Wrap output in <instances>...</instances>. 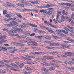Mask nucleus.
<instances>
[{"instance_id":"1","label":"nucleus","mask_w":74,"mask_h":74,"mask_svg":"<svg viewBox=\"0 0 74 74\" xmlns=\"http://www.w3.org/2000/svg\"><path fill=\"white\" fill-rule=\"evenodd\" d=\"M28 45H33L34 46H38L37 43L35 42H33L32 40L29 41V42L28 43H27Z\"/></svg>"},{"instance_id":"2","label":"nucleus","mask_w":74,"mask_h":74,"mask_svg":"<svg viewBox=\"0 0 74 74\" xmlns=\"http://www.w3.org/2000/svg\"><path fill=\"white\" fill-rule=\"evenodd\" d=\"M15 19H16V18H9V19L6 18H4L3 19V20L5 21H6L7 22H9V20H10V21H14L15 20Z\"/></svg>"},{"instance_id":"3","label":"nucleus","mask_w":74,"mask_h":74,"mask_svg":"<svg viewBox=\"0 0 74 74\" xmlns=\"http://www.w3.org/2000/svg\"><path fill=\"white\" fill-rule=\"evenodd\" d=\"M65 55H67V56H72V55H74V53H73L72 52H67L66 53Z\"/></svg>"},{"instance_id":"4","label":"nucleus","mask_w":74,"mask_h":74,"mask_svg":"<svg viewBox=\"0 0 74 74\" xmlns=\"http://www.w3.org/2000/svg\"><path fill=\"white\" fill-rule=\"evenodd\" d=\"M54 5L52 4H48L46 6H45V8H49L50 7H52V6H53Z\"/></svg>"},{"instance_id":"5","label":"nucleus","mask_w":74,"mask_h":74,"mask_svg":"<svg viewBox=\"0 0 74 74\" xmlns=\"http://www.w3.org/2000/svg\"><path fill=\"white\" fill-rule=\"evenodd\" d=\"M2 61L4 62L5 63H12V62H13V61H11L10 60H3Z\"/></svg>"},{"instance_id":"6","label":"nucleus","mask_w":74,"mask_h":74,"mask_svg":"<svg viewBox=\"0 0 74 74\" xmlns=\"http://www.w3.org/2000/svg\"><path fill=\"white\" fill-rule=\"evenodd\" d=\"M7 5H9V6H11V7H14L16 6L15 5L13 4H12L10 3H9V2H7Z\"/></svg>"},{"instance_id":"7","label":"nucleus","mask_w":74,"mask_h":74,"mask_svg":"<svg viewBox=\"0 0 74 74\" xmlns=\"http://www.w3.org/2000/svg\"><path fill=\"white\" fill-rule=\"evenodd\" d=\"M17 38H26V36H17Z\"/></svg>"},{"instance_id":"8","label":"nucleus","mask_w":74,"mask_h":74,"mask_svg":"<svg viewBox=\"0 0 74 74\" xmlns=\"http://www.w3.org/2000/svg\"><path fill=\"white\" fill-rule=\"evenodd\" d=\"M58 57H60V58H67V57L65 55H58L57 56Z\"/></svg>"},{"instance_id":"9","label":"nucleus","mask_w":74,"mask_h":74,"mask_svg":"<svg viewBox=\"0 0 74 74\" xmlns=\"http://www.w3.org/2000/svg\"><path fill=\"white\" fill-rule=\"evenodd\" d=\"M16 23V22L15 21H12L10 23V24L12 26H14V25Z\"/></svg>"},{"instance_id":"10","label":"nucleus","mask_w":74,"mask_h":74,"mask_svg":"<svg viewBox=\"0 0 74 74\" xmlns=\"http://www.w3.org/2000/svg\"><path fill=\"white\" fill-rule=\"evenodd\" d=\"M24 45L25 44L21 43H18L17 45V47H22V46H24Z\"/></svg>"},{"instance_id":"11","label":"nucleus","mask_w":74,"mask_h":74,"mask_svg":"<svg viewBox=\"0 0 74 74\" xmlns=\"http://www.w3.org/2000/svg\"><path fill=\"white\" fill-rule=\"evenodd\" d=\"M55 68L54 67L51 66L49 68V70L50 71H52V70H55Z\"/></svg>"},{"instance_id":"12","label":"nucleus","mask_w":74,"mask_h":74,"mask_svg":"<svg viewBox=\"0 0 74 74\" xmlns=\"http://www.w3.org/2000/svg\"><path fill=\"white\" fill-rule=\"evenodd\" d=\"M41 70L42 71H45V72H48V70L47 69L45 68H43L41 69Z\"/></svg>"},{"instance_id":"13","label":"nucleus","mask_w":74,"mask_h":74,"mask_svg":"<svg viewBox=\"0 0 74 74\" xmlns=\"http://www.w3.org/2000/svg\"><path fill=\"white\" fill-rule=\"evenodd\" d=\"M36 37L37 38H38L39 39H43V37H42V36H36Z\"/></svg>"},{"instance_id":"14","label":"nucleus","mask_w":74,"mask_h":74,"mask_svg":"<svg viewBox=\"0 0 74 74\" xmlns=\"http://www.w3.org/2000/svg\"><path fill=\"white\" fill-rule=\"evenodd\" d=\"M25 69H26L27 70H33V69H32L31 68L25 66Z\"/></svg>"},{"instance_id":"15","label":"nucleus","mask_w":74,"mask_h":74,"mask_svg":"<svg viewBox=\"0 0 74 74\" xmlns=\"http://www.w3.org/2000/svg\"><path fill=\"white\" fill-rule=\"evenodd\" d=\"M30 32L29 31H28L27 32H26V33L25 34V35H26V36H30Z\"/></svg>"},{"instance_id":"16","label":"nucleus","mask_w":74,"mask_h":74,"mask_svg":"<svg viewBox=\"0 0 74 74\" xmlns=\"http://www.w3.org/2000/svg\"><path fill=\"white\" fill-rule=\"evenodd\" d=\"M43 14L44 16H46L47 15V10H45L43 13Z\"/></svg>"},{"instance_id":"17","label":"nucleus","mask_w":74,"mask_h":74,"mask_svg":"<svg viewBox=\"0 0 74 74\" xmlns=\"http://www.w3.org/2000/svg\"><path fill=\"white\" fill-rule=\"evenodd\" d=\"M63 66L64 67H65V68H67V69H69V70H71V68L69 66H68L67 65H63Z\"/></svg>"},{"instance_id":"18","label":"nucleus","mask_w":74,"mask_h":74,"mask_svg":"<svg viewBox=\"0 0 74 74\" xmlns=\"http://www.w3.org/2000/svg\"><path fill=\"white\" fill-rule=\"evenodd\" d=\"M18 6H19V7H24V5H22L21 4H20L19 3H18L16 4Z\"/></svg>"},{"instance_id":"19","label":"nucleus","mask_w":74,"mask_h":74,"mask_svg":"<svg viewBox=\"0 0 74 74\" xmlns=\"http://www.w3.org/2000/svg\"><path fill=\"white\" fill-rule=\"evenodd\" d=\"M3 15H5L6 14H7L8 13L7 11L6 10H3Z\"/></svg>"},{"instance_id":"20","label":"nucleus","mask_w":74,"mask_h":74,"mask_svg":"<svg viewBox=\"0 0 74 74\" xmlns=\"http://www.w3.org/2000/svg\"><path fill=\"white\" fill-rule=\"evenodd\" d=\"M44 23H45V24H47V25H50L51 24V23L48 22L47 21H44Z\"/></svg>"},{"instance_id":"21","label":"nucleus","mask_w":74,"mask_h":74,"mask_svg":"<svg viewBox=\"0 0 74 74\" xmlns=\"http://www.w3.org/2000/svg\"><path fill=\"white\" fill-rule=\"evenodd\" d=\"M49 43L50 44V46L51 47L54 46V43H53V42L50 41Z\"/></svg>"},{"instance_id":"22","label":"nucleus","mask_w":74,"mask_h":74,"mask_svg":"<svg viewBox=\"0 0 74 74\" xmlns=\"http://www.w3.org/2000/svg\"><path fill=\"white\" fill-rule=\"evenodd\" d=\"M63 33H64V34H67L68 33V32L67 31H64V30H61V32Z\"/></svg>"},{"instance_id":"23","label":"nucleus","mask_w":74,"mask_h":74,"mask_svg":"<svg viewBox=\"0 0 74 74\" xmlns=\"http://www.w3.org/2000/svg\"><path fill=\"white\" fill-rule=\"evenodd\" d=\"M20 58L22 59H24V60H27V58H26L25 57L22 56V57H20Z\"/></svg>"},{"instance_id":"24","label":"nucleus","mask_w":74,"mask_h":74,"mask_svg":"<svg viewBox=\"0 0 74 74\" xmlns=\"http://www.w3.org/2000/svg\"><path fill=\"white\" fill-rule=\"evenodd\" d=\"M61 17L62 21H63L65 20V17L64 16H62Z\"/></svg>"},{"instance_id":"25","label":"nucleus","mask_w":74,"mask_h":74,"mask_svg":"<svg viewBox=\"0 0 74 74\" xmlns=\"http://www.w3.org/2000/svg\"><path fill=\"white\" fill-rule=\"evenodd\" d=\"M52 37H53V38H55V39H58L59 38V37H57L55 36H52Z\"/></svg>"},{"instance_id":"26","label":"nucleus","mask_w":74,"mask_h":74,"mask_svg":"<svg viewBox=\"0 0 74 74\" xmlns=\"http://www.w3.org/2000/svg\"><path fill=\"white\" fill-rule=\"evenodd\" d=\"M48 32H49V33H53V34H55V32L52 30H49Z\"/></svg>"},{"instance_id":"27","label":"nucleus","mask_w":74,"mask_h":74,"mask_svg":"<svg viewBox=\"0 0 74 74\" xmlns=\"http://www.w3.org/2000/svg\"><path fill=\"white\" fill-rule=\"evenodd\" d=\"M0 72L2 73H3V74H5V73H6V71H4L3 70L1 69L0 70Z\"/></svg>"},{"instance_id":"28","label":"nucleus","mask_w":74,"mask_h":74,"mask_svg":"<svg viewBox=\"0 0 74 74\" xmlns=\"http://www.w3.org/2000/svg\"><path fill=\"white\" fill-rule=\"evenodd\" d=\"M52 13V12L51 11H49L47 12V14L48 15H50L51 13Z\"/></svg>"},{"instance_id":"29","label":"nucleus","mask_w":74,"mask_h":74,"mask_svg":"<svg viewBox=\"0 0 74 74\" xmlns=\"http://www.w3.org/2000/svg\"><path fill=\"white\" fill-rule=\"evenodd\" d=\"M50 26H51V27H54V28H57L56 26L53 25L51 23L50 24Z\"/></svg>"},{"instance_id":"30","label":"nucleus","mask_w":74,"mask_h":74,"mask_svg":"<svg viewBox=\"0 0 74 74\" xmlns=\"http://www.w3.org/2000/svg\"><path fill=\"white\" fill-rule=\"evenodd\" d=\"M5 16L6 17H11V16H12L11 14H7L5 15Z\"/></svg>"},{"instance_id":"31","label":"nucleus","mask_w":74,"mask_h":74,"mask_svg":"<svg viewBox=\"0 0 74 74\" xmlns=\"http://www.w3.org/2000/svg\"><path fill=\"white\" fill-rule=\"evenodd\" d=\"M19 42L21 43H25L26 42L25 40H19Z\"/></svg>"},{"instance_id":"32","label":"nucleus","mask_w":74,"mask_h":74,"mask_svg":"<svg viewBox=\"0 0 74 74\" xmlns=\"http://www.w3.org/2000/svg\"><path fill=\"white\" fill-rule=\"evenodd\" d=\"M4 25L5 26H7V27H12L11 25H10V24H4Z\"/></svg>"},{"instance_id":"33","label":"nucleus","mask_w":74,"mask_h":74,"mask_svg":"<svg viewBox=\"0 0 74 74\" xmlns=\"http://www.w3.org/2000/svg\"><path fill=\"white\" fill-rule=\"evenodd\" d=\"M18 26V23H17L16 22V23L15 24H14V25L11 26L12 27L13 26H15V27H17V26Z\"/></svg>"},{"instance_id":"34","label":"nucleus","mask_w":74,"mask_h":74,"mask_svg":"<svg viewBox=\"0 0 74 74\" xmlns=\"http://www.w3.org/2000/svg\"><path fill=\"white\" fill-rule=\"evenodd\" d=\"M45 38H46V39H47L48 40H51V38L49 36H46L45 37Z\"/></svg>"},{"instance_id":"35","label":"nucleus","mask_w":74,"mask_h":74,"mask_svg":"<svg viewBox=\"0 0 74 74\" xmlns=\"http://www.w3.org/2000/svg\"><path fill=\"white\" fill-rule=\"evenodd\" d=\"M2 51H8L7 49L5 48V47H3L2 49H1Z\"/></svg>"},{"instance_id":"36","label":"nucleus","mask_w":74,"mask_h":74,"mask_svg":"<svg viewBox=\"0 0 74 74\" xmlns=\"http://www.w3.org/2000/svg\"><path fill=\"white\" fill-rule=\"evenodd\" d=\"M64 29L65 30H66V31H68V32H69V29L68 28H67L66 27H64Z\"/></svg>"},{"instance_id":"37","label":"nucleus","mask_w":74,"mask_h":74,"mask_svg":"<svg viewBox=\"0 0 74 74\" xmlns=\"http://www.w3.org/2000/svg\"><path fill=\"white\" fill-rule=\"evenodd\" d=\"M16 15H17L18 16V17H19L20 18H21V15L20 14H19V13H16Z\"/></svg>"},{"instance_id":"38","label":"nucleus","mask_w":74,"mask_h":74,"mask_svg":"<svg viewBox=\"0 0 74 74\" xmlns=\"http://www.w3.org/2000/svg\"><path fill=\"white\" fill-rule=\"evenodd\" d=\"M38 32L40 33H43V31L41 30H38Z\"/></svg>"},{"instance_id":"39","label":"nucleus","mask_w":74,"mask_h":74,"mask_svg":"<svg viewBox=\"0 0 74 74\" xmlns=\"http://www.w3.org/2000/svg\"><path fill=\"white\" fill-rule=\"evenodd\" d=\"M56 32H58V33H62V31L61 30L56 29Z\"/></svg>"},{"instance_id":"40","label":"nucleus","mask_w":74,"mask_h":74,"mask_svg":"<svg viewBox=\"0 0 74 74\" xmlns=\"http://www.w3.org/2000/svg\"><path fill=\"white\" fill-rule=\"evenodd\" d=\"M28 25H29L30 26H32V24L30 23H27V24H26V26H27Z\"/></svg>"},{"instance_id":"41","label":"nucleus","mask_w":74,"mask_h":74,"mask_svg":"<svg viewBox=\"0 0 74 74\" xmlns=\"http://www.w3.org/2000/svg\"><path fill=\"white\" fill-rule=\"evenodd\" d=\"M43 58L45 59H49V57H48L47 56H43Z\"/></svg>"},{"instance_id":"42","label":"nucleus","mask_w":74,"mask_h":74,"mask_svg":"<svg viewBox=\"0 0 74 74\" xmlns=\"http://www.w3.org/2000/svg\"><path fill=\"white\" fill-rule=\"evenodd\" d=\"M31 26H32V27H37V25H33V24H32V25Z\"/></svg>"},{"instance_id":"43","label":"nucleus","mask_w":74,"mask_h":74,"mask_svg":"<svg viewBox=\"0 0 74 74\" xmlns=\"http://www.w3.org/2000/svg\"><path fill=\"white\" fill-rule=\"evenodd\" d=\"M38 29H37V28H35L34 29V32H38Z\"/></svg>"},{"instance_id":"44","label":"nucleus","mask_w":74,"mask_h":74,"mask_svg":"<svg viewBox=\"0 0 74 74\" xmlns=\"http://www.w3.org/2000/svg\"><path fill=\"white\" fill-rule=\"evenodd\" d=\"M59 44L58 43H54V46H58L59 45Z\"/></svg>"},{"instance_id":"45","label":"nucleus","mask_w":74,"mask_h":74,"mask_svg":"<svg viewBox=\"0 0 74 74\" xmlns=\"http://www.w3.org/2000/svg\"><path fill=\"white\" fill-rule=\"evenodd\" d=\"M65 8L66 11H68V10H69V7H65Z\"/></svg>"},{"instance_id":"46","label":"nucleus","mask_w":74,"mask_h":74,"mask_svg":"<svg viewBox=\"0 0 74 74\" xmlns=\"http://www.w3.org/2000/svg\"><path fill=\"white\" fill-rule=\"evenodd\" d=\"M35 54L37 55H40V53L38 52H35Z\"/></svg>"},{"instance_id":"47","label":"nucleus","mask_w":74,"mask_h":74,"mask_svg":"<svg viewBox=\"0 0 74 74\" xmlns=\"http://www.w3.org/2000/svg\"><path fill=\"white\" fill-rule=\"evenodd\" d=\"M71 26H73V25H74V23L73 21H72V22L71 23Z\"/></svg>"},{"instance_id":"48","label":"nucleus","mask_w":74,"mask_h":74,"mask_svg":"<svg viewBox=\"0 0 74 74\" xmlns=\"http://www.w3.org/2000/svg\"><path fill=\"white\" fill-rule=\"evenodd\" d=\"M35 35L36 34L35 33L32 34L30 35V36L31 37H33V36H35Z\"/></svg>"},{"instance_id":"49","label":"nucleus","mask_w":74,"mask_h":74,"mask_svg":"<svg viewBox=\"0 0 74 74\" xmlns=\"http://www.w3.org/2000/svg\"><path fill=\"white\" fill-rule=\"evenodd\" d=\"M70 4H71L70 3H66V6H70Z\"/></svg>"},{"instance_id":"50","label":"nucleus","mask_w":74,"mask_h":74,"mask_svg":"<svg viewBox=\"0 0 74 74\" xmlns=\"http://www.w3.org/2000/svg\"><path fill=\"white\" fill-rule=\"evenodd\" d=\"M10 68L11 70H14V68L12 66H10Z\"/></svg>"},{"instance_id":"51","label":"nucleus","mask_w":74,"mask_h":74,"mask_svg":"<svg viewBox=\"0 0 74 74\" xmlns=\"http://www.w3.org/2000/svg\"><path fill=\"white\" fill-rule=\"evenodd\" d=\"M20 18L22 19H23V20H24V21H26V18L23 17L22 16L21 17V18Z\"/></svg>"},{"instance_id":"52","label":"nucleus","mask_w":74,"mask_h":74,"mask_svg":"<svg viewBox=\"0 0 74 74\" xmlns=\"http://www.w3.org/2000/svg\"><path fill=\"white\" fill-rule=\"evenodd\" d=\"M53 55H56L57 54H58V53L56 52H54L53 53Z\"/></svg>"},{"instance_id":"53","label":"nucleus","mask_w":74,"mask_h":74,"mask_svg":"<svg viewBox=\"0 0 74 74\" xmlns=\"http://www.w3.org/2000/svg\"><path fill=\"white\" fill-rule=\"evenodd\" d=\"M44 12V10H41L40 11V13H42V12L43 13Z\"/></svg>"},{"instance_id":"54","label":"nucleus","mask_w":74,"mask_h":74,"mask_svg":"<svg viewBox=\"0 0 74 74\" xmlns=\"http://www.w3.org/2000/svg\"><path fill=\"white\" fill-rule=\"evenodd\" d=\"M57 12L58 15H61V14H62L60 13L59 11H58Z\"/></svg>"},{"instance_id":"55","label":"nucleus","mask_w":74,"mask_h":74,"mask_svg":"<svg viewBox=\"0 0 74 74\" xmlns=\"http://www.w3.org/2000/svg\"><path fill=\"white\" fill-rule=\"evenodd\" d=\"M66 40H68V41H71V39H70V38H66Z\"/></svg>"},{"instance_id":"56","label":"nucleus","mask_w":74,"mask_h":74,"mask_svg":"<svg viewBox=\"0 0 74 74\" xmlns=\"http://www.w3.org/2000/svg\"><path fill=\"white\" fill-rule=\"evenodd\" d=\"M23 11H27V9H23Z\"/></svg>"},{"instance_id":"57","label":"nucleus","mask_w":74,"mask_h":74,"mask_svg":"<svg viewBox=\"0 0 74 74\" xmlns=\"http://www.w3.org/2000/svg\"><path fill=\"white\" fill-rule=\"evenodd\" d=\"M45 48L47 49H50L51 47L48 46H46L45 47Z\"/></svg>"},{"instance_id":"58","label":"nucleus","mask_w":74,"mask_h":74,"mask_svg":"<svg viewBox=\"0 0 74 74\" xmlns=\"http://www.w3.org/2000/svg\"><path fill=\"white\" fill-rule=\"evenodd\" d=\"M67 27H68V28H69V29H72V30H74V29H73V28L69 26H68Z\"/></svg>"},{"instance_id":"59","label":"nucleus","mask_w":74,"mask_h":74,"mask_svg":"<svg viewBox=\"0 0 74 74\" xmlns=\"http://www.w3.org/2000/svg\"><path fill=\"white\" fill-rule=\"evenodd\" d=\"M6 38V37L5 36H2V38L5 39Z\"/></svg>"},{"instance_id":"60","label":"nucleus","mask_w":74,"mask_h":74,"mask_svg":"<svg viewBox=\"0 0 74 74\" xmlns=\"http://www.w3.org/2000/svg\"><path fill=\"white\" fill-rule=\"evenodd\" d=\"M10 31L11 32V33H13L14 32V30H10Z\"/></svg>"},{"instance_id":"61","label":"nucleus","mask_w":74,"mask_h":74,"mask_svg":"<svg viewBox=\"0 0 74 74\" xmlns=\"http://www.w3.org/2000/svg\"><path fill=\"white\" fill-rule=\"evenodd\" d=\"M73 6H74V4L73 3H71L70 4V7H72Z\"/></svg>"},{"instance_id":"62","label":"nucleus","mask_w":74,"mask_h":74,"mask_svg":"<svg viewBox=\"0 0 74 74\" xmlns=\"http://www.w3.org/2000/svg\"><path fill=\"white\" fill-rule=\"evenodd\" d=\"M10 65L11 66H14V65H15V64H14L13 63H11Z\"/></svg>"},{"instance_id":"63","label":"nucleus","mask_w":74,"mask_h":74,"mask_svg":"<svg viewBox=\"0 0 74 74\" xmlns=\"http://www.w3.org/2000/svg\"><path fill=\"white\" fill-rule=\"evenodd\" d=\"M19 27H21V28H23L24 27L22 25H20Z\"/></svg>"},{"instance_id":"64","label":"nucleus","mask_w":74,"mask_h":74,"mask_svg":"<svg viewBox=\"0 0 74 74\" xmlns=\"http://www.w3.org/2000/svg\"><path fill=\"white\" fill-rule=\"evenodd\" d=\"M32 38H26V40H30Z\"/></svg>"}]
</instances>
